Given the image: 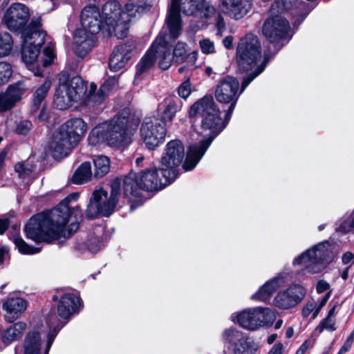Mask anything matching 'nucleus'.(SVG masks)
<instances>
[{"label": "nucleus", "mask_w": 354, "mask_h": 354, "mask_svg": "<svg viewBox=\"0 0 354 354\" xmlns=\"http://www.w3.org/2000/svg\"><path fill=\"white\" fill-rule=\"evenodd\" d=\"M269 59L270 56L266 54L263 62L252 73L244 77L240 92H239V82L235 77L228 76L218 82L215 91L216 100L221 103H230L225 114V121L222 120L221 112L216 108L212 96H205L191 106L189 116L192 122H196L198 120H201V125L196 129V135L200 138H196L198 141L189 147L187 156L183 164L185 171H191L195 168L213 140L226 127L240 94L256 77L263 72Z\"/></svg>", "instance_id": "nucleus-1"}, {"label": "nucleus", "mask_w": 354, "mask_h": 354, "mask_svg": "<svg viewBox=\"0 0 354 354\" xmlns=\"http://www.w3.org/2000/svg\"><path fill=\"white\" fill-rule=\"evenodd\" d=\"M77 193L66 198L50 212L32 217L25 227L28 239L35 243H51L60 237L68 238L79 228L82 214L79 206L70 207L68 203L76 201Z\"/></svg>", "instance_id": "nucleus-2"}, {"label": "nucleus", "mask_w": 354, "mask_h": 354, "mask_svg": "<svg viewBox=\"0 0 354 354\" xmlns=\"http://www.w3.org/2000/svg\"><path fill=\"white\" fill-rule=\"evenodd\" d=\"M138 122L129 109H124L110 121L96 125L89 133L88 143L97 146L106 142L114 147L128 145Z\"/></svg>", "instance_id": "nucleus-3"}, {"label": "nucleus", "mask_w": 354, "mask_h": 354, "mask_svg": "<svg viewBox=\"0 0 354 354\" xmlns=\"http://www.w3.org/2000/svg\"><path fill=\"white\" fill-rule=\"evenodd\" d=\"M148 8L149 5L140 0H130L124 10L115 1L106 2L102 8V13L104 31L118 39L124 38L133 19L140 17Z\"/></svg>", "instance_id": "nucleus-4"}, {"label": "nucleus", "mask_w": 354, "mask_h": 354, "mask_svg": "<svg viewBox=\"0 0 354 354\" xmlns=\"http://www.w3.org/2000/svg\"><path fill=\"white\" fill-rule=\"evenodd\" d=\"M174 179L163 169L151 168L136 174L130 173L123 181L124 195L129 201L141 202L140 190L152 192L161 189L173 182Z\"/></svg>", "instance_id": "nucleus-5"}, {"label": "nucleus", "mask_w": 354, "mask_h": 354, "mask_svg": "<svg viewBox=\"0 0 354 354\" xmlns=\"http://www.w3.org/2000/svg\"><path fill=\"white\" fill-rule=\"evenodd\" d=\"M97 88V85L91 82L88 87L84 80L80 76L71 79L60 77L59 84L54 95V104L60 110H64L73 104L92 106V93Z\"/></svg>", "instance_id": "nucleus-6"}, {"label": "nucleus", "mask_w": 354, "mask_h": 354, "mask_svg": "<svg viewBox=\"0 0 354 354\" xmlns=\"http://www.w3.org/2000/svg\"><path fill=\"white\" fill-rule=\"evenodd\" d=\"M104 31V21L99 9L87 6L81 14V27L74 34L75 51L78 57H84L93 48L96 35Z\"/></svg>", "instance_id": "nucleus-7"}, {"label": "nucleus", "mask_w": 354, "mask_h": 354, "mask_svg": "<svg viewBox=\"0 0 354 354\" xmlns=\"http://www.w3.org/2000/svg\"><path fill=\"white\" fill-rule=\"evenodd\" d=\"M87 130L86 123L81 118H73L62 124L54 133L48 149L55 159L67 156Z\"/></svg>", "instance_id": "nucleus-8"}, {"label": "nucleus", "mask_w": 354, "mask_h": 354, "mask_svg": "<svg viewBox=\"0 0 354 354\" xmlns=\"http://www.w3.org/2000/svg\"><path fill=\"white\" fill-rule=\"evenodd\" d=\"M300 3L298 0H275L270 10V17L263 25V32L271 43L285 38L290 30L288 21L281 14L291 12V15H297Z\"/></svg>", "instance_id": "nucleus-9"}, {"label": "nucleus", "mask_w": 354, "mask_h": 354, "mask_svg": "<svg viewBox=\"0 0 354 354\" xmlns=\"http://www.w3.org/2000/svg\"><path fill=\"white\" fill-rule=\"evenodd\" d=\"M180 10L187 15L205 18H209L215 13L214 8L204 0H171L167 25L174 39L180 35L181 30Z\"/></svg>", "instance_id": "nucleus-10"}, {"label": "nucleus", "mask_w": 354, "mask_h": 354, "mask_svg": "<svg viewBox=\"0 0 354 354\" xmlns=\"http://www.w3.org/2000/svg\"><path fill=\"white\" fill-rule=\"evenodd\" d=\"M39 26V20L32 21L21 32L22 59L35 76L41 75V71L37 68L35 70L33 64L38 59L40 48L45 41L46 36V33L40 30Z\"/></svg>", "instance_id": "nucleus-11"}, {"label": "nucleus", "mask_w": 354, "mask_h": 354, "mask_svg": "<svg viewBox=\"0 0 354 354\" xmlns=\"http://www.w3.org/2000/svg\"><path fill=\"white\" fill-rule=\"evenodd\" d=\"M333 259V254L330 243L328 241H323L295 257L292 261V265L305 264L302 272L313 274L322 272Z\"/></svg>", "instance_id": "nucleus-12"}, {"label": "nucleus", "mask_w": 354, "mask_h": 354, "mask_svg": "<svg viewBox=\"0 0 354 354\" xmlns=\"http://www.w3.org/2000/svg\"><path fill=\"white\" fill-rule=\"evenodd\" d=\"M275 319L274 311L267 307L246 308L231 315V320L241 327L250 331L272 326Z\"/></svg>", "instance_id": "nucleus-13"}, {"label": "nucleus", "mask_w": 354, "mask_h": 354, "mask_svg": "<svg viewBox=\"0 0 354 354\" xmlns=\"http://www.w3.org/2000/svg\"><path fill=\"white\" fill-rule=\"evenodd\" d=\"M120 181L114 180L111 184L110 194L102 188L95 190L86 210V215L93 218L99 214L109 216L115 210L120 194Z\"/></svg>", "instance_id": "nucleus-14"}, {"label": "nucleus", "mask_w": 354, "mask_h": 354, "mask_svg": "<svg viewBox=\"0 0 354 354\" xmlns=\"http://www.w3.org/2000/svg\"><path fill=\"white\" fill-rule=\"evenodd\" d=\"M261 56V44L257 36L249 34L240 39L236 53L240 71L248 72L252 70Z\"/></svg>", "instance_id": "nucleus-15"}, {"label": "nucleus", "mask_w": 354, "mask_h": 354, "mask_svg": "<svg viewBox=\"0 0 354 354\" xmlns=\"http://www.w3.org/2000/svg\"><path fill=\"white\" fill-rule=\"evenodd\" d=\"M306 293V289L303 285L292 283L274 295L271 305L277 309L288 310L300 304L305 298Z\"/></svg>", "instance_id": "nucleus-16"}, {"label": "nucleus", "mask_w": 354, "mask_h": 354, "mask_svg": "<svg viewBox=\"0 0 354 354\" xmlns=\"http://www.w3.org/2000/svg\"><path fill=\"white\" fill-rule=\"evenodd\" d=\"M185 151L183 143L179 140L169 141L165 146L161 157V167L174 179L177 177V168L185 159Z\"/></svg>", "instance_id": "nucleus-17"}, {"label": "nucleus", "mask_w": 354, "mask_h": 354, "mask_svg": "<svg viewBox=\"0 0 354 354\" xmlns=\"http://www.w3.org/2000/svg\"><path fill=\"white\" fill-rule=\"evenodd\" d=\"M165 135V127L158 118H145L140 128V136L146 147L153 149L164 140Z\"/></svg>", "instance_id": "nucleus-18"}, {"label": "nucleus", "mask_w": 354, "mask_h": 354, "mask_svg": "<svg viewBox=\"0 0 354 354\" xmlns=\"http://www.w3.org/2000/svg\"><path fill=\"white\" fill-rule=\"evenodd\" d=\"M28 8L21 3H14L6 11L3 22L8 29L17 31L22 28L29 19Z\"/></svg>", "instance_id": "nucleus-19"}, {"label": "nucleus", "mask_w": 354, "mask_h": 354, "mask_svg": "<svg viewBox=\"0 0 354 354\" xmlns=\"http://www.w3.org/2000/svg\"><path fill=\"white\" fill-rule=\"evenodd\" d=\"M287 274L279 273L266 281L257 291L251 295L250 299L256 301L266 302L270 301L272 295L287 282Z\"/></svg>", "instance_id": "nucleus-20"}, {"label": "nucleus", "mask_w": 354, "mask_h": 354, "mask_svg": "<svg viewBox=\"0 0 354 354\" xmlns=\"http://www.w3.org/2000/svg\"><path fill=\"white\" fill-rule=\"evenodd\" d=\"M26 86L22 82H17L10 85L7 89L0 93V112H5L19 102L22 95L26 91Z\"/></svg>", "instance_id": "nucleus-21"}, {"label": "nucleus", "mask_w": 354, "mask_h": 354, "mask_svg": "<svg viewBox=\"0 0 354 354\" xmlns=\"http://www.w3.org/2000/svg\"><path fill=\"white\" fill-rule=\"evenodd\" d=\"M250 0H220V11L231 18L239 19L251 9Z\"/></svg>", "instance_id": "nucleus-22"}, {"label": "nucleus", "mask_w": 354, "mask_h": 354, "mask_svg": "<svg viewBox=\"0 0 354 354\" xmlns=\"http://www.w3.org/2000/svg\"><path fill=\"white\" fill-rule=\"evenodd\" d=\"M80 307V299L74 294L64 293L59 298L57 306V316L64 320L68 319Z\"/></svg>", "instance_id": "nucleus-23"}, {"label": "nucleus", "mask_w": 354, "mask_h": 354, "mask_svg": "<svg viewBox=\"0 0 354 354\" xmlns=\"http://www.w3.org/2000/svg\"><path fill=\"white\" fill-rule=\"evenodd\" d=\"M134 48L132 41L121 44L113 50L109 61L111 71H118L122 68L130 58V53Z\"/></svg>", "instance_id": "nucleus-24"}, {"label": "nucleus", "mask_w": 354, "mask_h": 354, "mask_svg": "<svg viewBox=\"0 0 354 354\" xmlns=\"http://www.w3.org/2000/svg\"><path fill=\"white\" fill-rule=\"evenodd\" d=\"M223 342L225 344L234 346V348H248L252 349V345L256 343L250 341L248 337L241 330L235 328L225 329L222 335Z\"/></svg>", "instance_id": "nucleus-25"}, {"label": "nucleus", "mask_w": 354, "mask_h": 354, "mask_svg": "<svg viewBox=\"0 0 354 354\" xmlns=\"http://www.w3.org/2000/svg\"><path fill=\"white\" fill-rule=\"evenodd\" d=\"M2 308L6 311V320L12 322L25 312L27 303L21 297H9L3 303Z\"/></svg>", "instance_id": "nucleus-26"}, {"label": "nucleus", "mask_w": 354, "mask_h": 354, "mask_svg": "<svg viewBox=\"0 0 354 354\" xmlns=\"http://www.w3.org/2000/svg\"><path fill=\"white\" fill-rule=\"evenodd\" d=\"M174 39L170 32L168 35H162L160 43L155 48L156 59H158L159 66L163 70L169 68L174 57L168 48L169 43Z\"/></svg>", "instance_id": "nucleus-27"}, {"label": "nucleus", "mask_w": 354, "mask_h": 354, "mask_svg": "<svg viewBox=\"0 0 354 354\" xmlns=\"http://www.w3.org/2000/svg\"><path fill=\"white\" fill-rule=\"evenodd\" d=\"M182 106V102L177 98L165 100L158 106L161 121L163 123L171 121Z\"/></svg>", "instance_id": "nucleus-28"}, {"label": "nucleus", "mask_w": 354, "mask_h": 354, "mask_svg": "<svg viewBox=\"0 0 354 354\" xmlns=\"http://www.w3.org/2000/svg\"><path fill=\"white\" fill-rule=\"evenodd\" d=\"M41 334L37 330L29 332L24 342V354H41Z\"/></svg>", "instance_id": "nucleus-29"}, {"label": "nucleus", "mask_w": 354, "mask_h": 354, "mask_svg": "<svg viewBox=\"0 0 354 354\" xmlns=\"http://www.w3.org/2000/svg\"><path fill=\"white\" fill-rule=\"evenodd\" d=\"M162 39V35H160L151 45L150 49L147 52L145 56L141 59L137 65V70L136 75H140L145 73L153 65L156 59L155 48L160 43Z\"/></svg>", "instance_id": "nucleus-30"}, {"label": "nucleus", "mask_w": 354, "mask_h": 354, "mask_svg": "<svg viewBox=\"0 0 354 354\" xmlns=\"http://www.w3.org/2000/svg\"><path fill=\"white\" fill-rule=\"evenodd\" d=\"M26 324L24 322H17L5 329L2 333L1 339L3 343L10 344L19 339L26 330Z\"/></svg>", "instance_id": "nucleus-31"}, {"label": "nucleus", "mask_w": 354, "mask_h": 354, "mask_svg": "<svg viewBox=\"0 0 354 354\" xmlns=\"http://www.w3.org/2000/svg\"><path fill=\"white\" fill-rule=\"evenodd\" d=\"M117 82L118 80L115 77H109L97 91L96 89L92 93V106L101 104L113 89Z\"/></svg>", "instance_id": "nucleus-32"}, {"label": "nucleus", "mask_w": 354, "mask_h": 354, "mask_svg": "<svg viewBox=\"0 0 354 354\" xmlns=\"http://www.w3.org/2000/svg\"><path fill=\"white\" fill-rule=\"evenodd\" d=\"M330 293L327 292L320 300L308 301L302 308V310H301L302 316L304 318H307L310 315H312V317H311L312 319H315L317 317L321 309L327 303V301L330 297Z\"/></svg>", "instance_id": "nucleus-33"}, {"label": "nucleus", "mask_w": 354, "mask_h": 354, "mask_svg": "<svg viewBox=\"0 0 354 354\" xmlns=\"http://www.w3.org/2000/svg\"><path fill=\"white\" fill-rule=\"evenodd\" d=\"M335 310L336 306H333L328 310L326 316L319 322L313 331L315 335L321 334L324 330L328 332L336 330L337 326L335 320Z\"/></svg>", "instance_id": "nucleus-34"}, {"label": "nucleus", "mask_w": 354, "mask_h": 354, "mask_svg": "<svg viewBox=\"0 0 354 354\" xmlns=\"http://www.w3.org/2000/svg\"><path fill=\"white\" fill-rule=\"evenodd\" d=\"M48 323L49 324L50 330L46 335V342L44 344L43 349V354H48V351L51 347V345L58 333L59 330L63 326L64 324L57 319V316L51 315L48 319Z\"/></svg>", "instance_id": "nucleus-35"}, {"label": "nucleus", "mask_w": 354, "mask_h": 354, "mask_svg": "<svg viewBox=\"0 0 354 354\" xmlns=\"http://www.w3.org/2000/svg\"><path fill=\"white\" fill-rule=\"evenodd\" d=\"M92 176L91 165L88 162H84L76 169L72 181L75 184H83L88 181Z\"/></svg>", "instance_id": "nucleus-36"}, {"label": "nucleus", "mask_w": 354, "mask_h": 354, "mask_svg": "<svg viewBox=\"0 0 354 354\" xmlns=\"http://www.w3.org/2000/svg\"><path fill=\"white\" fill-rule=\"evenodd\" d=\"M95 167L94 176L102 178L106 176L110 170V160L106 156H95L93 159Z\"/></svg>", "instance_id": "nucleus-37"}, {"label": "nucleus", "mask_w": 354, "mask_h": 354, "mask_svg": "<svg viewBox=\"0 0 354 354\" xmlns=\"http://www.w3.org/2000/svg\"><path fill=\"white\" fill-rule=\"evenodd\" d=\"M51 86V82L46 80L41 85L35 88L32 94V106L37 110L41 106L46 98L47 93Z\"/></svg>", "instance_id": "nucleus-38"}, {"label": "nucleus", "mask_w": 354, "mask_h": 354, "mask_svg": "<svg viewBox=\"0 0 354 354\" xmlns=\"http://www.w3.org/2000/svg\"><path fill=\"white\" fill-rule=\"evenodd\" d=\"M13 46L12 36L8 32L0 33V57L10 55Z\"/></svg>", "instance_id": "nucleus-39"}, {"label": "nucleus", "mask_w": 354, "mask_h": 354, "mask_svg": "<svg viewBox=\"0 0 354 354\" xmlns=\"http://www.w3.org/2000/svg\"><path fill=\"white\" fill-rule=\"evenodd\" d=\"M104 246L102 239L95 236H91L86 242L78 246L79 250L87 249L91 253H96L100 251Z\"/></svg>", "instance_id": "nucleus-40"}, {"label": "nucleus", "mask_w": 354, "mask_h": 354, "mask_svg": "<svg viewBox=\"0 0 354 354\" xmlns=\"http://www.w3.org/2000/svg\"><path fill=\"white\" fill-rule=\"evenodd\" d=\"M13 243L19 252L24 254H34L40 252V248H35L27 244L20 236H14Z\"/></svg>", "instance_id": "nucleus-41"}, {"label": "nucleus", "mask_w": 354, "mask_h": 354, "mask_svg": "<svg viewBox=\"0 0 354 354\" xmlns=\"http://www.w3.org/2000/svg\"><path fill=\"white\" fill-rule=\"evenodd\" d=\"M12 73L11 65L5 62H0V86L7 82Z\"/></svg>", "instance_id": "nucleus-42"}, {"label": "nucleus", "mask_w": 354, "mask_h": 354, "mask_svg": "<svg viewBox=\"0 0 354 354\" xmlns=\"http://www.w3.org/2000/svg\"><path fill=\"white\" fill-rule=\"evenodd\" d=\"M15 169L19 178L25 179L31 174L33 167L26 162H18L15 165Z\"/></svg>", "instance_id": "nucleus-43"}, {"label": "nucleus", "mask_w": 354, "mask_h": 354, "mask_svg": "<svg viewBox=\"0 0 354 354\" xmlns=\"http://www.w3.org/2000/svg\"><path fill=\"white\" fill-rule=\"evenodd\" d=\"M43 66H47L50 65L55 57L54 53V46L52 44H48L44 50Z\"/></svg>", "instance_id": "nucleus-44"}, {"label": "nucleus", "mask_w": 354, "mask_h": 354, "mask_svg": "<svg viewBox=\"0 0 354 354\" xmlns=\"http://www.w3.org/2000/svg\"><path fill=\"white\" fill-rule=\"evenodd\" d=\"M186 44L183 42H178L174 49V56L176 57V61L185 60L186 54Z\"/></svg>", "instance_id": "nucleus-45"}, {"label": "nucleus", "mask_w": 354, "mask_h": 354, "mask_svg": "<svg viewBox=\"0 0 354 354\" xmlns=\"http://www.w3.org/2000/svg\"><path fill=\"white\" fill-rule=\"evenodd\" d=\"M201 50L204 54H212L215 52L214 42L209 39H203L199 41Z\"/></svg>", "instance_id": "nucleus-46"}, {"label": "nucleus", "mask_w": 354, "mask_h": 354, "mask_svg": "<svg viewBox=\"0 0 354 354\" xmlns=\"http://www.w3.org/2000/svg\"><path fill=\"white\" fill-rule=\"evenodd\" d=\"M337 230L343 234L354 231V216L349 217L342 222Z\"/></svg>", "instance_id": "nucleus-47"}, {"label": "nucleus", "mask_w": 354, "mask_h": 354, "mask_svg": "<svg viewBox=\"0 0 354 354\" xmlns=\"http://www.w3.org/2000/svg\"><path fill=\"white\" fill-rule=\"evenodd\" d=\"M32 127V123L28 120L21 121L17 124L16 132L21 135H26Z\"/></svg>", "instance_id": "nucleus-48"}, {"label": "nucleus", "mask_w": 354, "mask_h": 354, "mask_svg": "<svg viewBox=\"0 0 354 354\" xmlns=\"http://www.w3.org/2000/svg\"><path fill=\"white\" fill-rule=\"evenodd\" d=\"M178 95L182 98L186 99L191 94V85L189 80L185 81L178 88Z\"/></svg>", "instance_id": "nucleus-49"}, {"label": "nucleus", "mask_w": 354, "mask_h": 354, "mask_svg": "<svg viewBox=\"0 0 354 354\" xmlns=\"http://www.w3.org/2000/svg\"><path fill=\"white\" fill-rule=\"evenodd\" d=\"M252 349H249L248 348H233L232 354H254L257 350L259 349V345L257 344L252 345Z\"/></svg>", "instance_id": "nucleus-50"}, {"label": "nucleus", "mask_w": 354, "mask_h": 354, "mask_svg": "<svg viewBox=\"0 0 354 354\" xmlns=\"http://www.w3.org/2000/svg\"><path fill=\"white\" fill-rule=\"evenodd\" d=\"M353 340L354 333L351 334V335L347 338L346 341L344 342V345L342 346L337 354H345L347 351H348L351 348Z\"/></svg>", "instance_id": "nucleus-51"}, {"label": "nucleus", "mask_w": 354, "mask_h": 354, "mask_svg": "<svg viewBox=\"0 0 354 354\" xmlns=\"http://www.w3.org/2000/svg\"><path fill=\"white\" fill-rule=\"evenodd\" d=\"M329 288V284L325 281H319L317 284V292L318 293H322Z\"/></svg>", "instance_id": "nucleus-52"}, {"label": "nucleus", "mask_w": 354, "mask_h": 354, "mask_svg": "<svg viewBox=\"0 0 354 354\" xmlns=\"http://www.w3.org/2000/svg\"><path fill=\"white\" fill-rule=\"evenodd\" d=\"M342 262L344 264L354 262V254L351 252H345L342 256Z\"/></svg>", "instance_id": "nucleus-53"}, {"label": "nucleus", "mask_w": 354, "mask_h": 354, "mask_svg": "<svg viewBox=\"0 0 354 354\" xmlns=\"http://www.w3.org/2000/svg\"><path fill=\"white\" fill-rule=\"evenodd\" d=\"M283 344L280 342L274 345L268 354H282Z\"/></svg>", "instance_id": "nucleus-54"}, {"label": "nucleus", "mask_w": 354, "mask_h": 354, "mask_svg": "<svg viewBox=\"0 0 354 354\" xmlns=\"http://www.w3.org/2000/svg\"><path fill=\"white\" fill-rule=\"evenodd\" d=\"M223 44L227 49L233 48V37L231 36L225 37L223 40Z\"/></svg>", "instance_id": "nucleus-55"}, {"label": "nucleus", "mask_w": 354, "mask_h": 354, "mask_svg": "<svg viewBox=\"0 0 354 354\" xmlns=\"http://www.w3.org/2000/svg\"><path fill=\"white\" fill-rule=\"evenodd\" d=\"M310 342L308 340H306L300 347L297 350L295 354H304L309 346Z\"/></svg>", "instance_id": "nucleus-56"}, {"label": "nucleus", "mask_w": 354, "mask_h": 354, "mask_svg": "<svg viewBox=\"0 0 354 354\" xmlns=\"http://www.w3.org/2000/svg\"><path fill=\"white\" fill-rule=\"evenodd\" d=\"M198 56V52L197 51H193L192 53H189L187 57H185V59L187 61V62L191 63L192 64H194L197 59Z\"/></svg>", "instance_id": "nucleus-57"}, {"label": "nucleus", "mask_w": 354, "mask_h": 354, "mask_svg": "<svg viewBox=\"0 0 354 354\" xmlns=\"http://www.w3.org/2000/svg\"><path fill=\"white\" fill-rule=\"evenodd\" d=\"M9 225V221L7 218L0 219V234L4 233L7 230Z\"/></svg>", "instance_id": "nucleus-58"}, {"label": "nucleus", "mask_w": 354, "mask_h": 354, "mask_svg": "<svg viewBox=\"0 0 354 354\" xmlns=\"http://www.w3.org/2000/svg\"><path fill=\"white\" fill-rule=\"evenodd\" d=\"M277 338V334L274 333L269 335L267 338V342L268 344H272Z\"/></svg>", "instance_id": "nucleus-59"}, {"label": "nucleus", "mask_w": 354, "mask_h": 354, "mask_svg": "<svg viewBox=\"0 0 354 354\" xmlns=\"http://www.w3.org/2000/svg\"><path fill=\"white\" fill-rule=\"evenodd\" d=\"M216 26L219 30H221L222 28L225 26V22L224 20L221 18H218L216 21Z\"/></svg>", "instance_id": "nucleus-60"}, {"label": "nucleus", "mask_w": 354, "mask_h": 354, "mask_svg": "<svg viewBox=\"0 0 354 354\" xmlns=\"http://www.w3.org/2000/svg\"><path fill=\"white\" fill-rule=\"evenodd\" d=\"M294 335V329L292 327L290 326L288 327L287 329H286V337L287 338H290L293 336Z\"/></svg>", "instance_id": "nucleus-61"}, {"label": "nucleus", "mask_w": 354, "mask_h": 354, "mask_svg": "<svg viewBox=\"0 0 354 354\" xmlns=\"http://www.w3.org/2000/svg\"><path fill=\"white\" fill-rule=\"evenodd\" d=\"M6 252H7V250L6 248H2L0 249V263H3V257Z\"/></svg>", "instance_id": "nucleus-62"}, {"label": "nucleus", "mask_w": 354, "mask_h": 354, "mask_svg": "<svg viewBox=\"0 0 354 354\" xmlns=\"http://www.w3.org/2000/svg\"><path fill=\"white\" fill-rule=\"evenodd\" d=\"M350 267H347L342 273V278L344 280L348 277V270Z\"/></svg>", "instance_id": "nucleus-63"}, {"label": "nucleus", "mask_w": 354, "mask_h": 354, "mask_svg": "<svg viewBox=\"0 0 354 354\" xmlns=\"http://www.w3.org/2000/svg\"><path fill=\"white\" fill-rule=\"evenodd\" d=\"M283 323V322L282 319L277 320V322H276V324L274 325V328L279 329L282 326Z\"/></svg>", "instance_id": "nucleus-64"}]
</instances>
